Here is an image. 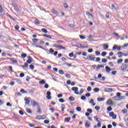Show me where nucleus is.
Returning a JSON list of instances; mask_svg holds the SVG:
<instances>
[{"instance_id": "55", "label": "nucleus", "mask_w": 128, "mask_h": 128, "mask_svg": "<svg viewBox=\"0 0 128 128\" xmlns=\"http://www.w3.org/2000/svg\"><path fill=\"white\" fill-rule=\"evenodd\" d=\"M58 72L60 74H64V70H59Z\"/></svg>"}, {"instance_id": "50", "label": "nucleus", "mask_w": 128, "mask_h": 128, "mask_svg": "<svg viewBox=\"0 0 128 128\" xmlns=\"http://www.w3.org/2000/svg\"><path fill=\"white\" fill-rule=\"evenodd\" d=\"M122 112H123V114H126V112H128V110L124 109V110H122Z\"/></svg>"}, {"instance_id": "57", "label": "nucleus", "mask_w": 128, "mask_h": 128, "mask_svg": "<svg viewBox=\"0 0 128 128\" xmlns=\"http://www.w3.org/2000/svg\"><path fill=\"white\" fill-rule=\"evenodd\" d=\"M60 102H64V98H61L59 99Z\"/></svg>"}, {"instance_id": "3", "label": "nucleus", "mask_w": 128, "mask_h": 128, "mask_svg": "<svg viewBox=\"0 0 128 128\" xmlns=\"http://www.w3.org/2000/svg\"><path fill=\"white\" fill-rule=\"evenodd\" d=\"M121 46H118V45L115 44L114 45V46H113L112 50H120V48H121Z\"/></svg>"}, {"instance_id": "63", "label": "nucleus", "mask_w": 128, "mask_h": 128, "mask_svg": "<svg viewBox=\"0 0 128 128\" xmlns=\"http://www.w3.org/2000/svg\"><path fill=\"white\" fill-rule=\"evenodd\" d=\"M20 78H24V73H20Z\"/></svg>"}, {"instance_id": "21", "label": "nucleus", "mask_w": 128, "mask_h": 128, "mask_svg": "<svg viewBox=\"0 0 128 128\" xmlns=\"http://www.w3.org/2000/svg\"><path fill=\"white\" fill-rule=\"evenodd\" d=\"M43 36H45V38H52V36L48 34H44Z\"/></svg>"}, {"instance_id": "34", "label": "nucleus", "mask_w": 128, "mask_h": 128, "mask_svg": "<svg viewBox=\"0 0 128 128\" xmlns=\"http://www.w3.org/2000/svg\"><path fill=\"white\" fill-rule=\"evenodd\" d=\"M103 48L104 50H108V44H105Z\"/></svg>"}, {"instance_id": "46", "label": "nucleus", "mask_w": 128, "mask_h": 128, "mask_svg": "<svg viewBox=\"0 0 128 128\" xmlns=\"http://www.w3.org/2000/svg\"><path fill=\"white\" fill-rule=\"evenodd\" d=\"M116 96L119 98H120V96H121L120 92H117L116 94Z\"/></svg>"}, {"instance_id": "14", "label": "nucleus", "mask_w": 128, "mask_h": 128, "mask_svg": "<svg viewBox=\"0 0 128 128\" xmlns=\"http://www.w3.org/2000/svg\"><path fill=\"white\" fill-rule=\"evenodd\" d=\"M7 16L10 18V20H13L14 22H16V20L14 18V17H12L10 14H8V13L7 14Z\"/></svg>"}, {"instance_id": "33", "label": "nucleus", "mask_w": 128, "mask_h": 128, "mask_svg": "<svg viewBox=\"0 0 128 128\" xmlns=\"http://www.w3.org/2000/svg\"><path fill=\"white\" fill-rule=\"evenodd\" d=\"M90 124H88V122H86L85 124V126H87V128H90Z\"/></svg>"}, {"instance_id": "47", "label": "nucleus", "mask_w": 128, "mask_h": 128, "mask_svg": "<svg viewBox=\"0 0 128 128\" xmlns=\"http://www.w3.org/2000/svg\"><path fill=\"white\" fill-rule=\"evenodd\" d=\"M95 110H100V107L99 106H96L94 107Z\"/></svg>"}, {"instance_id": "18", "label": "nucleus", "mask_w": 128, "mask_h": 128, "mask_svg": "<svg viewBox=\"0 0 128 128\" xmlns=\"http://www.w3.org/2000/svg\"><path fill=\"white\" fill-rule=\"evenodd\" d=\"M78 48H88V46H82V44H80V45H78Z\"/></svg>"}, {"instance_id": "53", "label": "nucleus", "mask_w": 128, "mask_h": 128, "mask_svg": "<svg viewBox=\"0 0 128 128\" xmlns=\"http://www.w3.org/2000/svg\"><path fill=\"white\" fill-rule=\"evenodd\" d=\"M84 92V88H81L80 90V95L82 96V94Z\"/></svg>"}, {"instance_id": "4", "label": "nucleus", "mask_w": 128, "mask_h": 128, "mask_svg": "<svg viewBox=\"0 0 128 128\" xmlns=\"http://www.w3.org/2000/svg\"><path fill=\"white\" fill-rule=\"evenodd\" d=\"M30 98H28L26 97L24 98V100L26 101L25 102L26 104H30Z\"/></svg>"}, {"instance_id": "17", "label": "nucleus", "mask_w": 128, "mask_h": 128, "mask_svg": "<svg viewBox=\"0 0 128 128\" xmlns=\"http://www.w3.org/2000/svg\"><path fill=\"white\" fill-rule=\"evenodd\" d=\"M72 90L73 92H78V87H72Z\"/></svg>"}, {"instance_id": "16", "label": "nucleus", "mask_w": 128, "mask_h": 128, "mask_svg": "<svg viewBox=\"0 0 128 128\" xmlns=\"http://www.w3.org/2000/svg\"><path fill=\"white\" fill-rule=\"evenodd\" d=\"M15 80H16V82H18V84H22V82L18 78H16Z\"/></svg>"}, {"instance_id": "11", "label": "nucleus", "mask_w": 128, "mask_h": 128, "mask_svg": "<svg viewBox=\"0 0 128 128\" xmlns=\"http://www.w3.org/2000/svg\"><path fill=\"white\" fill-rule=\"evenodd\" d=\"M89 58H90V60H96V56L95 55L91 54Z\"/></svg>"}, {"instance_id": "1", "label": "nucleus", "mask_w": 128, "mask_h": 128, "mask_svg": "<svg viewBox=\"0 0 128 128\" xmlns=\"http://www.w3.org/2000/svg\"><path fill=\"white\" fill-rule=\"evenodd\" d=\"M31 104H32V106H36L38 114H42V108H40V104L34 100H31Z\"/></svg>"}, {"instance_id": "51", "label": "nucleus", "mask_w": 128, "mask_h": 128, "mask_svg": "<svg viewBox=\"0 0 128 128\" xmlns=\"http://www.w3.org/2000/svg\"><path fill=\"white\" fill-rule=\"evenodd\" d=\"M29 68H30L31 70H34V66L30 64L29 66Z\"/></svg>"}, {"instance_id": "60", "label": "nucleus", "mask_w": 128, "mask_h": 128, "mask_svg": "<svg viewBox=\"0 0 128 128\" xmlns=\"http://www.w3.org/2000/svg\"><path fill=\"white\" fill-rule=\"evenodd\" d=\"M114 100H119L118 98V97L116 96H115L112 98Z\"/></svg>"}, {"instance_id": "30", "label": "nucleus", "mask_w": 128, "mask_h": 128, "mask_svg": "<svg viewBox=\"0 0 128 128\" xmlns=\"http://www.w3.org/2000/svg\"><path fill=\"white\" fill-rule=\"evenodd\" d=\"M21 56L23 58H26V53L22 54H21Z\"/></svg>"}, {"instance_id": "12", "label": "nucleus", "mask_w": 128, "mask_h": 128, "mask_svg": "<svg viewBox=\"0 0 128 128\" xmlns=\"http://www.w3.org/2000/svg\"><path fill=\"white\" fill-rule=\"evenodd\" d=\"M105 68H106V72L110 73V70H111L110 68V67H108V66H106L105 67Z\"/></svg>"}, {"instance_id": "39", "label": "nucleus", "mask_w": 128, "mask_h": 128, "mask_svg": "<svg viewBox=\"0 0 128 128\" xmlns=\"http://www.w3.org/2000/svg\"><path fill=\"white\" fill-rule=\"evenodd\" d=\"M81 100H86V97L85 96H81Z\"/></svg>"}, {"instance_id": "61", "label": "nucleus", "mask_w": 128, "mask_h": 128, "mask_svg": "<svg viewBox=\"0 0 128 128\" xmlns=\"http://www.w3.org/2000/svg\"><path fill=\"white\" fill-rule=\"evenodd\" d=\"M48 86H49L48 84H45L44 86V88H48Z\"/></svg>"}, {"instance_id": "27", "label": "nucleus", "mask_w": 128, "mask_h": 128, "mask_svg": "<svg viewBox=\"0 0 128 128\" xmlns=\"http://www.w3.org/2000/svg\"><path fill=\"white\" fill-rule=\"evenodd\" d=\"M41 30L42 32H44V34H48V30L44 28H42Z\"/></svg>"}, {"instance_id": "7", "label": "nucleus", "mask_w": 128, "mask_h": 128, "mask_svg": "<svg viewBox=\"0 0 128 128\" xmlns=\"http://www.w3.org/2000/svg\"><path fill=\"white\" fill-rule=\"evenodd\" d=\"M44 116V118H41L42 116H38L36 117V120H44V118H46V116Z\"/></svg>"}, {"instance_id": "20", "label": "nucleus", "mask_w": 128, "mask_h": 128, "mask_svg": "<svg viewBox=\"0 0 128 128\" xmlns=\"http://www.w3.org/2000/svg\"><path fill=\"white\" fill-rule=\"evenodd\" d=\"M68 100L70 102H74V97L70 96L68 98Z\"/></svg>"}, {"instance_id": "56", "label": "nucleus", "mask_w": 128, "mask_h": 128, "mask_svg": "<svg viewBox=\"0 0 128 128\" xmlns=\"http://www.w3.org/2000/svg\"><path fill=\"white\" fill-rule=\"evenodd\" d=\"M95 54H96V56H100V52L98 51H96Z\"/></svg>"}, {"instance_id": "9", "label": "nucleus", "mask_w": 128, "mask_h": 128, "mask_svg": "<svg viewBox=\"0 0 128 128\" xmlns=\"http://www.w3.org/2000/svg\"><path fill=\"white\" fill-rule=\"evenodd\" d=\"M12 6H13L14 10H15L16 12H19L20 9H18V6L14 4H12Z\"/></svg>"}, {"instance_id": "10", "label": "nucleus", "mask_w": 128, "mask_h": 128, "mask_svg": "<svg viewBox=\"0 0 128 128\" xmlns=\"http://www.w3.org/2000/svg\"><path fill=\"white\" fill-rule=\"evenodd\" d=\"M8 60H10V62H12L14 64H18V61L14 60V58H7Z\"/></svg>"}, {"instance_id": "54", "label": "nucleus", "mask_w": 128, "mask_h": 128, "mask_svg": "<svg viewBox=\"0 0 128 128\" xmlns=\"http://www.w3.org/2000/svg\"><path fill=\"white\" fill-rule=\"evenodd\" d=\"M68 56H70V58H72V56H74V52H72L71 53H70Z\"/></svg>"}, {"instance_id": "31", "label": "nucleus", "mask_w": 128, "mask_h": 128, "mask_svg": "<svg viewBox=\"0 0 128 128\" xmlns=\"http://www.w3.org/2000/svg\"><path fill=\"white\" fill-rule=\"evenodd\" d=\"M102 62H104V64H106V62H108V59L103 58L102 59Z\"/></svg>"}, {"instance_id": "15", "label": "nucleus", "mask_w": 128, "mask_h": 128, "mask_svg": "<svg viewBox=\"0 0 128 128\" xmlns=\"http://www.w3.org/2000/svg\"><path fill=\"white\" fill-rule=\"evenodd\" d=\"M106 103L108 104H110V106H112V104H114V102H112V100H108L106 102Z\"/></svg>"}, {"instance_id": "38", "label": "nucleus", "mask_w": 128, "mask_h": 128, "mask_svg": "<svg viewBox=\"0 0 128 128\" xmlns=\"http://www.w3.org/2000/svg\"><path fill=\"white\" fill-rule=\"evenodd\" d=\"M107 110L108 112H112V106H109L107 108Z\"/></svg>"}, {"instance_id": "8", "label": "nucleus", "mask_w": 128, "mask_h": 128, "mask_svg": "<svg viewBox=\"0 0 128 128\" xmlns=\"http://www.w3.org/2000/svg\"><path fill=\"white\" fill-rule=\"evenodd\" d=\"M122 66H121L122 70H124L128 68V65L127 64H122Z\"/></svg>"}, {"instance_id": "62", "label": "nucleus", "mask_w": 128, "mask_h": 128, "mask_svg": "<svg viewBox=\"0 0 128 128\" xmlns=\"http://www.w3.org/2000/svg\"><path fill=\"white\" fill-rule=\"evenodd\" d=\"M87 90H88V92H90L92 90V87L88 86L87 88Z\"/></svg>"}, {"instance_id": "44", "label": "nucleus", "mask_w": 128, "mask_h": 128, "mask_svg": "<svg viewBox=\"0 0 128 128\" xmlns=\"http://www.w3.org/2000/svg\"><path fill=\"white\" fill-rule=\"evenodd\" d=\"M49 52L50 54H52L53 52H54V49H52V48H50L49 50Z\"/></svg>"}, {"instance_id": "43", "label": "nucleus", "mask_w": 128, "mask_h": 128, "mask_svg": "<svg viewBox=\"0 0 128 128\" xmlns=\"http://www.w3.org/2000/svg\"><path fill=\"white\" fill-rule=\"evenodd\" d=\"M87 112H89V114H92V110L91 108H88Z\"/></svg>"}, {"instance_id": "19", "label": "nucleus", "mask_w": 128, "mask_h": 128, "mask_svg": "<svg viewBox=\"0 0 128 128\" xmlns=\"http://www.w3.org/2000/svg\"><path fill=\"white\" fill-rule=\"evenodd\" d=\"M66 108V105L64 104H62L61 110L62 112H64V108Z\"/></svg>"}, {"instance_id": "35", "label": "nucleus", "mask_w": 128, "mask_h": 128, "mask_svg": "<svg viewBox=\"0 0 128 128\" xmlns=\"http://www.w3.org/2000/svg\"><path fill=\"white\" fill-rule=\"evenodd\" d=\"M106 52H102L101 55L102 56H106Z\"/></svg>"}, {"instance_id": "59", "label": "nucleus", "mask_w": 128, "mask_h": 128, "mask_svg": "<svg viewBox=\"0 0 128 128\" xmlns=\"http://www.w3.org/2000/svg\"><path fill=\"white\" fill-rule=\"evenodd\" d=\"M44 123L46 124H50V120H44Z\"/></svg>"}, {"instance_id": "58", "label": "nucleus", "mask_w": 128, "mask_h": 128, "mask_svg": "<svg viewBox=\"0 0 128 128\" xmlns=\"http://www.w3.org/2000/svg\"><path fill=\"white\" fill-rule=\"evenodd\" d=\"M80 38L81 40H84L86 38V36H82V35H80Z\"/></svg>"}, {"instance_id": "26", "label": "nucleus", "mask_w": 128, "mask_h": 128, "mask_svg": "<svg viewBox=\"0 0 128 128\" xmlns=\"http://www.w3.org/2000/svg\"><path fill=\"white\" fill-rule=\"evenodd\" d=\"M40 84H46V81L44 80H42L39 82Z\"/></svg>"}, {"instance_id": "45", "label": "nucleus", "mask_w": 128, "mask_h": 128, "mask_svg": "<svg viewBox=\"0 0 128 128\" xmlns=\"http://www.w3.org/2000/svg\"><path fill=\"white\" fill-rule=\"evenodd\" d=\"M65 8H68V5L66 3H64L63 5Z\"/></svg>"}, {"instance_id": "52", "label": "nucleus", "mask_w": 128, "mask_h": 128, "mask_svg": "<svg viewBox=\"0 0 128 128\" xmlns=\"http://www.w3.org/2000/svg\"><path fill=\"white\" fill-rule=\"evenodd\" d=\"M100 122H98V124H97V126H98V128H100V126H102V123H100Z\"/></svg>"}, {"instance_id": "5", "label": "nucleus", "mask_w": 128, "mask_h": 128, "mask_svg": "<svg viewBox=\"0 0 128 128\" xmlns=\"http://www.w3.org/2000/svg\"><path fill=\"white\" fill-rule=\"evenodd\" d=\"M104 92H112V88H104Z\"/></svg>"}, {"instance_id": "23", "label": "nucleus", "mask_w": 128, "mask_h": 128, "mask_svg": "<svg viewBox=\"0 0 128 128\" xmlns=\"http://www.w3.org/2000/svg\"><path fill=\"white\" fill-rule=\"evenodd\" d=\"M86 15L88 16L89 18H92V14H90V12H86Z\"/></svg>"}, {"instance_id": "48", "label": "nucleus", "mask_w": 128, "mask_h": 128, "mask_svg": "<svg viewBox=\"0 0 128 128\" xmlns=\"http://www.w3.org/2000/svg\"><path fill=\"white\" fill-rule=\"evenodd\" d=\"M122 59H119L117 61V63L118 64H122Z\"/></svg>"}, {"instance_id": "28", "label": "nucleus", "mask_w": 128, "mask_h": 128, "mask_svg": "<svg viewBox=\"0 0 128 128\" xmlns=\"http://www.w3.org/2000/svg\"><path fill=\"white\" fill-rule=\"evenodd\" d=\"M98 102H102V100H104V98H97Z\"/></svg>"}, {"instance_id": "13", "label": "nucleus", "mask_w": 128, "mask_h": 128, "mask_svg": "<svg viewBox=\"0 0 128 128\" xmlns=\"http://www.w3.org/2000/svg\"><path fill=\"white\" fill-rule=\"evenodd\" d=\"M70 117H66L64 118V122H70Z\"/></svg>"}, {"instance_id": "29", "label": "nucleus", "mask_w": 128, "mask_h": 128, "mask_svg": "<svg viewBox=\"0 0 128 128\" xmlns=\"http://www.w3.org/2000/svg\"><path fill=\"white\" fill-rule=\"evenodd\" d=\"M20 92H22V94H28V92L26 91L24 88L21 89Z\"/></svg>"}, {"instance_id": "49", "label": "nucleus", "mask_w": 128, "mask_h": 128, "mask_svg": "<svg viewBox=\"0 0 128 128\" xmlns=\"http://www.w3.org/2000/svg\"><path fill=\"white\" fill-rule=\"evenodd\" d=\"M126 98V96H120V98H118L119 100H124Z\"/></svg>"}, {"instance_id": "64", "label": "nucleus", "mask_w": 128, "mask_h": 128, "mask_svg": "<svg viewBox=\"0 0 128 128\" xmlns=\"http://www.w3.org/2000/svg\"><path fill=\"white\" fill-rule=\"evenodd\" d=\"M64 76H66V78H70V74H64Z\"/></svg>"}, {"instance_id": "22", "label": "nucleus", "mask_w": 128, "mask_h": 128, "mask_svg": "<svg viewBox=\"0 0 128 128\" xmlns=\"http://www.w3.org/2000/svg\"><path fill=\"white\" fill-rule=\"evenodd\" d=\"M32 62H34V59H28L26 60V63L27 64H32Z\"/></svg>"}, {"instance_id": "6", "label": "nucleus", "mask_w": 128, "mask_h": 128, "mask_svg": "<svg viewBox=\"0 0 128 128\" xmlns=\"http://www.w3.org/2000/svg\"><path fill=\"white\" fill-rule=\"evenodd\" d=\"M54 48H58L59 50H66V47H64L62 46H56V45L54 46Z\"/></svg>"}, {"instance_id": "37", "label": "nucleus", "mask_w": 128, "mask_h": 128, "mask_svg": "<svg viewBox=\"0 0 128 128\" xmlns=\"http://www.w3.org/2000/svg\"><path fill=\"white\" fill-rule=\"evenodd\" d=\"M76 110L78 112H80L82 110V108H80V106H78L76 108Z\"/></svg>"}, {"instance_id": "25", "label": "nucleus", "mask_w": 128, "mask_h": 128, "mask_svg": "<svg viewBox=\"0 0 128 128\" xmlns=\"http://www.w3.org/2000/svg\"><path fill=\"white\" fill-rule=\"evenodd\" d=\"M93 90L94 92H100V88H94Z\"/></svg>"}, {"instance_id": "2", "label": "nucleus", "mask_w": 128, "mask_h": 128, "mask_svg": "<svg viewBox=\"0 0 128 128\" xmlns=\"http://www.w3.org/2000/svg\"><path fill=\"white\" fill-rule=\"evenodd\" d=\"M109 116L112 118V120H116V114H114V113L112 112H110Z\"/></svg>"}, {"instance_id": "36", "label": "nucleus", "mask_w": 128, "mask_h": 128, "mask_svg": "<svg viewBox=\"0 0 128 128\" xmlns=\"http://www.w3.org/2000/svg\"><path fill=\"white\" fill-rule=\"evenodd\" d=\"M32 41L33 42H38V38H33L32 40Z\"/></svg>"}, {"instance_id": "24", "label": "nucleus", "mask_w": 128, "mask_h": 128, "mask_svg": "<svg viewBox=\"0 0 128 128\" xmlns=\"http://www.w3.org/2000/svg\"><path fill=\"white\" fill-rule=\"evenodd\" d=\"M51 12L53 13L54 14H56L58 13V12H56V10L54 8L51 10Z\"/></svg>"}, {"instance_id": "32", "label": "nucleus", "mask_w": 128, "mask_h": 128, "mask_svg": "<svg viewBox=\"0 0 128 128\" xmlns=\"http://www.w3.org/2000/svg\"><path fill=\"white\" fill-rule=\"evenodd\" d=\"M98 116H94V119L95 120L96 122H100V120H98V118H97Z\"/></svg>"}, {"instance_id": "42", "label": "nucleus", "mask_w": 128, "mask_h": 128, "mask_svg": "<svg viewBox=\"0 0 128 128\" xmlns=\"http://www.w3.org/2000/svg\"><path fill=\"white\" fill-rule=\"evenodd\" d=\"M26 112L28 114H32V110H30V108H28L26 110Z\"/></svg>"}, {"instance_id": "40", "label": "nucleus", "mask_w": 128, "mask_h": 128, "mask_svg": "<svg viewBox=\"0 0 128 128\" xmlns=\"http://www.w3.org/2000/svg\"><path fill=\"white\" fill-rule=\"evenodd\" d=\"M14 28L16 30H18L20 29V26L18 25H16L14 26Z\"/></svg>"}, {"instance_id": "41", "label": "nucleus", "mask_w": 128, "mask_h": 128, "mask_svg": "<svg viewBox=\"0 0 128 128\" xmlns=\"http://www.w3.org/2000/svg\"><path fill=\"white\" fill-rule=\"evenodd\" d=\"M12 118H16L18 120V116L16 114H14L12 116Z\"/></svg>"}]
</instances>
